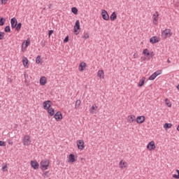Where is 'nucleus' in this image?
I'll return each mask as SVG.
<instances>
[{
  "label": "nucleus",
  "instance_id": "nucleus-1",
  "mask_svg": "<svg viewBox=\"0 0 179 179\" xmlns=\"http://www.w3.org/2000/svg\"><path fill=\"white\" fill-rule=\"evenodd\" d=\"M41 166L42 170H48V167L50 166V161H48V159H43L41 162Z\"/></svg>",
  "mask_w": 179,
  "mask_h": 179
},
{
  "label": "nucleus",
  "instance_id": "nucleus-2",
  "mask_svg": "<svg viewBox=\"0 0 179 179\" xmlns=\"http://www.w3.org/2000/svg\"><path fill=\"white\" fill-rule=\"evenodd\" d=\"M162 36H164V38L166 37H171V36H173V33H171L170 29H166L162 31Z\"/></svg>",
  "mask_w": 179,
  "mask_h": 179
},
{
  "label": "nucleus",
  "instance_id": "nucleus-3",
  "mask_svg": "<svg viewBox=\"0 0 179 179\" xmlns=\"http://www.w3.org/2000/svg\"><path fill=\"white\" fill-rule=\"evenodd\" d=\"M22 141H23V144L25 146H29V145H30L31 143V141H30V136H29V135L24 136Z\"/></svg>",
  "mask_w": 179,
  "mask_h": 179
},
{
  "label": "nucleus",
  "instance_id": "nucleus-4",
  "mask_svg": "<svg viewBox=\"0 0 179 179\" xmlns=\"http://www.w3.org/2000/svg\"><path fill=\"white\" fill-rule=\"evenodd\" d=\"M101 16L103 20H110V15H108V13H107V10H102Z\"/></svg>",
  "mask_w": 179,
  "mask_h": 179
},
{
  "label": "nucleus",
  "instance_id": "nucleus-5",
  "mask_svg": "<svg viewBox=\"0 0 179 179\" xmlns=\"http://www.w3.org/2000/svg\"><path fill=\"white\" fill-rule=\"evenodd\" d=\"M77 146L80 150H83L85 149V141L83 140H78L77 141Z\"/></svg>",
  "mask_w": 179,
  "mask_h": 179
},
{
  "label": "nucleus",
  "instance_id": "nucleus-6",
  "mask_svg": "<svg viewBox=\"0 0 179 179\" xmlns=\"http://www.w3.org/2000/svg\"><path fill=\"white\" fill-rule=\"evenodd\" d=\"M43 104L44 110H48L50 108H51V105L52 104V103L51 102V101L48 100L46 101H44Z\"/></svg>",
  "mask_w": 179,
  "mask_h": 179
},
{
  "label": "nucleus",
  "instance_id": "nucleus-7",
  "mask_svg": "<svg viewBox=\"0 0 179 179\" xmlns=\"http://www.w3.org/2000/svg\"><path fill=\"white\" fill-rule=\"evenodd\" d=\"M53 115L56 121H61V120H62V113H61V111H57Z\"/></svg>",
  "mask_w": 179,
  "mask_h": 179
},
{
  "label": "nucleus",
  "instance_id": "nucleus-8",
  "mask_svg": "<svg viewBox=\"0 0 179 179\" xmlns=\"http://www.w3.org/2000/svg\"><path fill=\"white\" fill-rule=\"evenodd\" d=\"M147 149H148V150H155V149H156L155 141H150L147 145Z\"/></svg>",
  "mask_w": 179,
  "mask_h": 179
},
{
  "label": "nucleus",
  "instance_id": "nucleus-9",
  "mask_svg": "<svg viewBox=\"0 0 179 179\" xmlns=\"http://www.w3.org/2000/svg\"><path fill=\"white\" fill-rule=\"evenodd\" d=\"M10 24L12 29H15L17 25V20L15 17H13L10 20Z\"/></svg>",
  "mask_w": 179,
  "mask_h": 179
},
{
  "label": "nucleus",
  "instance_id": "nucleus-10",
  "mask_svg": "<svg viewBox=\"0 0 179 179\" xmlns=\"http://www.w3.org/2000/svg\"><path fill=\"white\" fill-rule=\"evenodd\" d=\"M31 166L34 170H38V167H40V164H38L37 161H31Z\"/></svg>",
  "mask_w": 179,
  "mask_h": 179
},
{
  "label": "nucleus",
  "instance_id": "nucleus-11",
  "mask_svg": "<svg viewBox=\"0 0 179 179\" xmlns=\"http://www.w3.org/2000/svg\"><path fill=\"white\" fill-rule=\"evenodd\" d=\"M86 66H87V64H86V63H85L84 62H80V65H79L80 72H83V71H85V68H86Z\"/></svg>",
  "mask_w": 179,
  "mask_h": 179
},
{
  "label": "nucleus",
  "instance_id": "nucleus-12",
  "mask_svg": "<svg viewBox=\"0 0 179 179\" xmlns=\"http://www.w3.org/2000/svg\"><path fill=\"white\" fill-rule=\"evenodd\" d=\"M159 37L157 36H152L150 39V43H151V44H156V43H159Z\"/></svg>",
  "mask_w": 179,
  "mask_h": 179
},
{
  "label": "nucleus",
  "instance_id": "nucleus-13",
  "mask_svg": "<svg viewBox=\"0 0 179 179\" xmlns=\"http://www.w3.org/2000/svg\"><path fill=\"white\" fill-rule=\"evenodd\" d=\"M136 122L137 124H143V122H145V116H138Z\"/></svg>",
  "mask_w": 179,
  "mask_h": 179
},
{
  "label": "nucleus",
  "instance_id": "nucleus-14",
  "mask_svg": "<svg viewBox=\"0 0 179 179\" xmlns=\"http://www.w3.org/2000/svg\"><path fill=\"white\" fill-rule=\"evenodd\" d=\"M127 121L128 122H129V124H131V122H135V121H136L135 115H129L127 118Z\"/></svg>",
  "mask_w": 179,
  "mask_h": 179
},
{
  "label": "nucleus",
  "instance_id": "nucleus-15",
  "mask_svg": "<svg viewBox=\"0 0 179 179\" xmlns=\"http://www.w3.org/2000/svg\"><path fill=\"white\" fill-rule=\"evenodd\" d=\"M76 162V159H75V155L70 154L69 155V163H75Z\"/></svg>",
  "mask_w": 179,
  "mask_h": 179
},
{
  "label": "nucleus",
  "instance_id": "nucleus-16",
  "mask_svg": "<svg viewBox=\"0 0 179 179\" xmlns=\"http://www.w3.org/2000/svg\"><path fill=\"white\" fill-rule=\"evenodd\" d=\"M96 111H97V106H96V104H94L90 109V113H91V114H95Z\"/></svg>",
  "mask_w": 179,
  "mask_h": 179
},
{
  "label": "nucleus",
  "instance_id": "nucleus-17",
  "mask_svg": "<svg viewBox=\"0 0 179 179\" xmlns=\"http://www.w3.org/2000/svg\"><path fill=\"white\" fill-rule=\"evenodd\" d=\"M157 17H159V12L156 11L153 15L154 24H157Z\"/></svg>",
  "mask_w": 179,
  "mask_h": 179
},
{
  "label": "nucleus",
  "instance_id": "nucleus-18",
  "mask_svg": "<svg viewBox=\"0 0 179 179\" xmlns=\"http://www.w3.org/2000/svg\"><path fill=\"white\" fill-rule=\"evenodd\" d=\"M74 29L80 30V22H79V20H77L76 21V23H75V25H74Z\"/></svg>",
  "mask_w": 179,
  "mask_h": 179
},
{
  "label": "nucleus",
  "instance_id": "nucleus-19",
  "mask_svg": "<svg viewBox=\"0 0 179 179\" xmlns=\"http://www.w3.org/2000/svg\"><path fill=\"white\" fill-rule=\"evenodd\" d=\"M47 83V78L45 77H41L40 78V84L41 86H45V85Z\"/></svg>",
  "mask_w": 179,
  "mask_h": 179
},
{
  "label": "nucleus",
  "instance_id": "nucleus-20",
  "mask_svg": "<svg viewBox=\"0 0 179 179\" xmlns=\"http://www.w3.org/2000/svg\"><path fill=\"white\" fill-rule=\"evenodd\" d=\"M22 64H23L24 68H28L29 59H27V57H24V58L22 59Z\"/></svg>",
  "mask_w": 179,
  "mask_h": 179
},
{
  "label": "nucleus",
  "instance_id": "nucleus-21",
  "mask_svg": "<svg viewBox=\"0 0 179 179\" xmlns=\"http://www.w3.org/2000/svg\"><path fill=\"white\" fill-rule=\"evenodd\" d=\"M145 80H146V78L143 77L141 80H140L138 83V87H142L145 85Z\"/></svg>",
  "mask_w": 179,
  "mask_h": 179
},
{
  "label": "nucleus",
  "instance_id": "nucleus-22",
  "mask_svg": "<svg viewBox=\"0 0 179 179\" xmlns=\"http://www.w3.org/2000/svg\"><path fill=\"white\" fill-rule=\"evenodd\" d=\"M48 110V114H50V117H52L55 114V110H54V108H49Z\"/></svg>",
  "mask_w": 179,
  "mask_h": 179
},
{
  "label": "nucleus",
  "instance_id": "nucleus-23",
  "mask_svg": "<svg viewBox=\"0 0 179 179\" xmlns=\"http://www.w3.org/2000/svg\"><path fill=\"white\" fill-rule=\"evenodd\" d=\"M110 19L112 22H114V20H115V19H117V13L115 12H113L110 17Z\"/></svg>",
  "mask_w": 179,
  "mask_h": 179
},
{
  "label": "nucleus",
  "instance_id": "nucleus-24",
  "mask_svg": "<svg viewBox=\"0 0 179 179\" xmlns=\"http://www.w3.org/2000/svg\"><path fill=\"white\" fill-rule=\"evenodd\" d=\"M171 127H173V124H171V123H165L164 124V129H166V131H167V129H170Z\"/></svg>",
  "mask_w": 179,
  "mask_h": 179
},
{
  "label": "nucleus",
  "instance_id": "nucleus-25",
  "mask_svg": "<svg viewBox=\"0 0 179 179\" xmlns=\"http://www.w3.org/2000/svg\"><path fill=\"white\" fill-rule=\"evenodd\" d=\"M104 71L103 70H99L98 71V78H99L100 79H101V78H104Z\"/></svg>",
  "mask_w": 179,
  "mask_h": 179
},
{
  "label": "nucleus",
  "instance_id": "nucleus-26",
  "mask_svg": "<svg viewBox=\"0 0 179 179\" xmlns=\"http://www.w3.org/2000/svg\"><path fill=\"white\" fill-rule=\"evenodd\" d=\"M143 54L144 55H146V57H150V53L149 52V50L148 49H144L143 51Z\"/></svg>",
  "mask_w": 179,
  "mask_h": 179
},
{
  "label": "nucleus",
  "instance_id": "nucleus-27",
  "mask_svg": "<svg viewBox=\"0 0 179 179\" xmlns=\"http://www.w3.org/2000/svg\"><path fill=\"white\" fill-rule=\"evenodd\" d=\"M15 29H16L17 31H20V29H22V24H21V22H20L18 24L17 23Z\"/></svg>",
  "mask_w": 179,
  "mask_h": 179
},
{
  "label": "nucleus",
  "instance_id": "nucleus-28",
  "mask_svg": "<svg viewBox=\"0 0 179 179\" xmlns=\"http://www.w3.org/2000/svg\"><path fill=\"white\" fill-rule=\"evenodd\" d=\"M5 22H6V20L4 17L0 18V26H3L5 24Z\"/></svg>",
  "mask_w": 179,
  "mask_h": 179
},
{
  "label": "nucleus",
  "instance_id": "nucleus-29",
  "mask_svg": "<svg viewBox=\"0 0 179 179\" xmlns=\"http://www.w3.org/2000/svg\"><path fill=\"white\" fill-rule=\"evenodd\" d=\"M71 12L73 13V15H77L78 14V8L76 7H73L71 8Z\"/></svg>",
  "mask_w": 179,
  "mask_h": 179
},
{
  "label": "nucleus",
  "instance_id": "nucleus-30",
  "mask_svg": "<svg viewBox=\"0 0 179 179\" xmlns=\"http://www.w3.org/2000/svg\"><path fill=\"white\" fill-rule=\"evenodd\" d=\"M36 64H41V56L38 55L36 59Z\"/></svg>",
  "mask_w": 179,
  "mask_h": 179
},
{
  "label": "nucleus",
  "instance_id": "nucleus-31",
  "mask_svg": "<svg viewBox=\"0 0 179 179\" xmlns=\"http://www.w3.org/2000/svg\"><path fill=\"white\" fill-rule=\"evenodd\" d=\"M4 31H5V33H10V26H6L4 28Z\"/></svg>",
  "mask_w": 179,
  "mask_h": 179
},
{
  "label": "nucleus",
  "instance_id": "nucleus-32",
  "mask_svg": "<svg viewBox=\"0 0 179 179\" xmlns=\"http://www.w3.org/2000/svg\"><path fill=\"white\" fill-rule=\"evenodd\" d=\"M154 75L156 78L159 76V75H162V70H158L154 73Z\"/></svg>",
  "mask_w": 179,
  "mask_h": 179
},
{
  "label": "nucleus",
  "instance_id": "nucleus-33",
  "mask_svg": "<svg viewBox=\"0 0 179 179\" xmlns=\"http://www.w3.org/2000/svg\"><path fill=\"white\" fill-rule=\"evenodd\" d=\"M165 103L168 107H171V103H170V101H169V99H165Z\"/></svg>",
  "mask_w": 179,
  "mask_h": 179
},
{
  "label": "nucleus",
  "instance_id": "nucleus-34",
  "mask_svg": "<svg viewBox=\"0 0 179 179\" xmlns=\"http://www.w3.org/2000/svg\"><path fill=\"white\" fill-rule=\"evenodd\" d=\"M80 103H81L80 100H77L76 101V108H79V106H80Z\"/></svg>",
  "mask_w": 179,
  "mask_h": 179
},
{
  "label": "nucleus",
  "instance_id": "nucleus-35",
  "mask_svg": "<svg viewBox=\"0 0 179 179\" xmlns=\"http://www.w3.org/2000/svg\"><path fill=\"white\" fill-rule=\"evenodd\" d=\"M43 177L45 178H48V177H50V171H45L43 173Z\"/></svg>",
  "mask_w": 179,
  "mask_h": 179
},
{
  "label": "nucleus",
  "instance_id": "nucleus-36",
  "mask_svg": "<svg viewBox=\"0 0 179 179\" xmlns=\"http://www.w3.org/2000/svg\"><path fill=\"white\" fill-rule=\"evenodd\" d=\"M5 32L0 31V40H3V37H5Z\"/></svg>",
  "mask_w": 179,
  "mask_h": 179
},
{
  "label": "nucleus",
  "instance_id": "nucleus-37",
  "mask_svg": "<svg viewBox=\"0 0 179 179\" xmlns=\"http://www.w3.org/2000/svg\"><path fill=\"white\" fill-rule=\"evenodd\" d=\"M24 45H25V48H27V47H29V45H30V41H26Z\"/></svg>",
  "mask_w": 179,
  "mask_h": 179
},
{
  "label": "nucleus",
  "instance_id": "nucleus-38",
  "mask_svg": "<svg viewBox=\"0 0 179 179\" xmlns=\"http://www.w3.org/2000/svg\"><path fill=\"white\" fill-rule=\"evenodd\" d=\"M155 75H154V73L152 74V75H151L150 77H149V80H155Z\"/></svg>",
  "mask_w": 179,
  "mask_h": 179
},
{
  "label": "nucleus",
  "instance_id": "nucleus-39",
  "mask_svg": "<svg viewBox=\"0 0 179 179\" xmlns=\"http://www.w3.org/2000/svg\"><path fill=\"white\" fill-rule=\"evenodd\" d=\"M120 168L122 169L124 167L122 166H125V162H122V160L120 161Z\"/></svg>",
  "mask_w": 179,
  "mask_h": 179
},
{
  "label": "nucleus",
  "instance_id": "nucleus-40",
  "mask_svg": "<svg viewBox=\"0 0 179 179\" xmlns=\"http://www.w3.org/2000/svg\"><path fill=\"white\" fill-rule=\"evenodd\" d=\"M53 33H54V30H49L48 31V36L51 37V36H52Z\"/></svg>",
  "mask_w": 179,
  "mask_h": 179
},
{
  "label": "nucleus",
  "instance_id": "nucleus-41",
  "mask_svg": "<svg viewBox=\"0 0 179 179\" xmlns=\"http://www.w3.org/2000/svg\"><path fill=\"white\" fill-rule=\"evenodd\" d=\"M63 41L64 43H68V41H69V36H66Z\"/></svg>",
  "mask_w": 179,
  "mask_h": 179
},
{
  "label": "nucleus",
  "instance_id": "nucleus-42",
  "mask_svg": "<svg viewBox=\"0 0 179 179\" xmlns=\"http://www.w3.org/2000/svg\"><path fill=\"white\" fill-rule=\"evenodd\" d=\"M0 146H6V143L5 141H0Z\"/></svg>",
  "mask_w": 179,
  "mask_h": 179
},
{
  "label": "nucleus",
  "instance_id": "nucleus-43",
  "mask_svg": "<svg viewBox=\"0 0 179 179\" xmlns=\"http://www.w3.org/2000/svg\"><path fill=\"white\" fill-rule=\"evenodd\" d=\"M8 168V166L6 164L2 167V171H8V169H6Z\"/></svg>",
  "mask_w": 179,
  "mask_h": 179
},
{
  "label": "nucleus",
  "instance_id": "nucleus-44",
  "mask_svg": "<svg viewBox=\"0 0 179 179\" xmlns=\"http://www.w3.org/2000/svg\"><path fill=\"white\" fill-rule=\"evenodd\" d=\"M83 38H85V40L89 38V34H85V35L83 36Z\"/></svg>",
  "mask_w": 179,
  "mask_h": 179
},
{
  "label": "nucleus",
  "instance_id": "nucleus-45",
  "mask_svg": "<svg viewBox=\"0 0 179 179\" xmlns=\"http://www.w3.org/2000/svg\"><path fill=\"white\" fill-rule=\"evenodd\" d=\"M173 178H176V179H179V176L177 175V174H173Z\"/></svg>",
  "mask_w": 179,
  "mask_h": 179
},
{
  "label": "nucleus",
  "instance_id": "nucleus-46",
  "mask_svg": "<svg viewBox=\"0 0 179 179\" xmlns=\"http://www.w3.org/2000/svg\"><path fill=\"white\" fill-rule=\"evenodd\" d=\"M78 30L79 29H74V34H76V36H78V34H79V31Z\"/></svg>",
  "mask_w": 179,
  "mask_h": 179
},
{
  "label": "nucleus",
  "instance_id": "nucleus-47",
  "mask_svg": "<svg viewBox=\"0 0 179 179\" xmlns=\"http://www.w3.org/2000/svg\"><path fill=\"white\" fill-rule=\"evenodd\" d=\"M1 3H3V5H5V3H6V2H8V0H1Z\"/></svg>",
  "mask_w": 179,
  "mask_h": 179
},
{
  "label": "nucleus",
  "instance_id": "nucleus-48",
  "mask_svg": "<svg viewBox=\"0 0 179 179\" xmlns=\"http://www.w3.org/2000/svg\"><path fill=\"white\" fill-rule=\"evenodd\" d=\"M28 77H29V75L24 73V78H25V79H27Z\"/></svg>",
  "mask_w": 179,
  "mask_h": 179
},
{
  "label": "nucleus",
  "instance_id": "nucleus-49",
  "mask_svg": "<svg viewBox=\"0 0 179 179\" xmlns=\"http://www.w3.org/2000/svg\"><path fill=\"white\" fill-rule=\"evenodd\" d=\"M150 54V56L151 58H152V57H153V52H151Z\"/></svg>",
  "mask_w": 179,
  "mask_h": 179
},
{
  "label": "nucleus",
  "instance_id": "nucleus-50",
  "mask_svg": "<svg viewBox=\"0 0 179 179\" xmlns=\"http://www.w3.org/2000/svg\"><path fill=\"white\" fill-rule=\"evenodd\" d=\"M51 6H52V3H50V4L49 5L48 9H51Z\"/></svg>",
  "mask_w": 179,
  "mask_h": 179
},
{
  "label": "nucleus",
  "instance_id": "nucleus-51",
  "mask_svg": "<svg viewBox=\"0 0 179 179\" xmlns=\"http://www.w3.org/2000/svg\"><path fill=\"white\" fill-rule=\"evenodd\" d=\"M8 144H9V145H13V142H12V141H8Z\"/></svg>",
  "mask_w": 179,
  "mask_h": 179
},
{
  "label": "nucleus",
  "instance_id": "nucleus-52",
  "mask_svg": "<svg viewBox=\"0 0 179 179\" xmlns=\"http://www.w3.org/2000/svg\"><path fill=\"white\" fill-rule=\"evenodd\" d=\"M167 63H168V64H171V62L170 61V59H168Z\"/></svg>",
  "mask_w": 179,
  "mask_h": 179
},
{
  "label": "nucleus",
  "instance_id": "nucleus-53",
  "mask_svg": "<svg viewBox=\"0 0 179 179\" xmlns=\"http://www.w3.org/2000/svg\"><path fill=\"white\" fill-rule=\"evenodd\" d=\"M176 173H177L178 175L179 176V170H178V169L176 170Z\"/></svg>",
  "mask_w": 179,
  "mask_h": 179
},
{
  "label": "nucleus",
  "instance_id": "nucleus-54",
  "mask_svg": "<svg viewBox=\"0 0 179 179\" xmlns=\"http://www.w3.org/2000/svg\"><path fill=\"white\" fill-rule=\"evenodd\" d=\"M43 10H47V8H43Z\"/></svg>",
  "mask_w": 179,
  "mask_h": 179
},
{
  "label": "nucleus",
  "instance_id": "nucleus-55",
  "mask_svg": "<svg viewBox=\"0 0 179 179\" xmlns=\"http://www.w3.org/2000/svg\"><path fill=\"white\" fill-rule=\"evenodd\" d=\"M44 45H45L44 43H43V44H42V46L44 47Z\"/></svg>",
  "mask_w": 179,
  "mask_h": 179
},
{
  "label": "nucleus",
  "instance_id": "nucleus-56",
  "mask_svg": "<svg viewBox=\"0 0 179 179\" xmlns=\"http://www.w3.org/2000/svg\"><path fill=\"white\" fill-rule=\"evenodd\" d=\"M0 108H1V106H0Z\"/></svg>",
  "mask_w": 179,
  "mask_h": 179
}]
</instances>
